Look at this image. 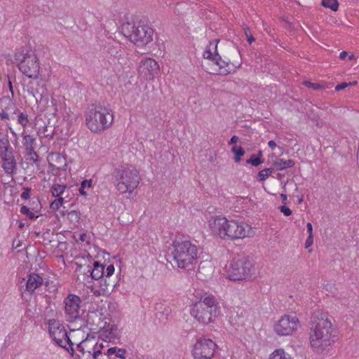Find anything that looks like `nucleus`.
<instances>
[{
  "label": "nucleus",
  "mask_w": 359,
  "mask_h": 359,
  "mask_svg": "<svg viewBox=\"0 0 359 359\" xmlns=\"http://www.w3.org/2000/svg\"><path fill=\"white\" fill-rule=\"evenodd\" d=\"M85 117L88 128L95 133L107 129L114 121L110 104L104 100L88 104L85 111Z\"/></svg>",
  "instance_id": "f257e3e1"
},
{
  "label": "nucleus",
  "mask_w": 359,
  "mask_h": 359,
  "mask_svg": "<svg viewBox=\"0 0 359 359\" xmlns=\"http://www.w3.org/2000/svg\"><path fill=\"white\" fill-rule=\"evenodd\" d=\"M210 227L222 238L236 240L251 236L253 233L250 225L243 221L228 220L225 217H215L210 221Z\"/></svg>",
  "instance_id": "f03ea898"
},
{
  "label": "nucleus",
  "mask_w": 359,
  "mask_h": 359,
  "mask_svg": "<svg viewBox=\"0 0 359 359\" xmlns=\"http://www.w3.org/2000/svg\"><path fill=\"white\" fill-rule=\"evenodd\" d=\"M172 246L171 256L178 268L186 269L196 261L198 249L191 241L175 240Z\"/></svg>",
  "instance_id": "7ed1b4c3"
},
{
  "label": "nucleus",
  "mask_w": 359,
  "mask_h": 359,
  "mask_svg": "<svg viewBox=\"0 0 359 359\" xmlns=\"http://www.w3.org/2000/svg\"><path fill=\"white\" fill-rule=\"evenodd\" d=\"M112 180L120 194L132 193L140 183V177L135 168H115L111 175Z\"/></svg>",
  "instance_id": "20e7f679"
},
{
  "label": "nucleus",
  "mask_w": 359,
  "mask_h": 359,
  "mask_svg": "<svg viewBox=\"0 0 359 359\" xmlns=\"http://www.w3.org/2000/svg\"><path fill=\"white\" fill-rule=\"evenodd\" d=\"M190 314L200 323L207 325L219 314V307L213 296H208L192 305Z\"/></svg>",
  "instance_id": "39448f33"
},
{
  "label": "nucleus",
  "mask_w": 359,
  "mask_h": 359,
  "mask_svg": "<svg viewBox=\"0 0 359 359\" xmlns=\"http://www.w3.org/2000/svg\"><path fill=\"white\" fill-rule=\"evenodd\" d=\"M48 332L56 344L65 349L71 355H74V343L67 334L65 326L58 320L50 319L47 322Z\"/></svg>",
  "instance_id": "423d86ee"
},
{
  "label": "nucleus",
  "mask_w": 359,
  "mask_h": 359,
  "mask_svg": "<svg viewBox=\"0 0 359 359\" xmlns=\"http://www.w3.org/2000/svg\"><path fill=\"white\" fill-rule=\"evenodd\" d=\"M14 59L18 63L19 70L31 79H37L39 74L40 65L35 54H29L24 50L16 52Z\"/></svg>",
  "instance_id": "0eeeda50"
},
{
  "label": "nucleus",
  "mask_w": 359,
  "mask_h": 359,
  "mask_svg": "<svg viewBox=\"0 0 359 359\" xmlns=\"http://www.w3.org/2000/svg\"><path fill=\"white\" fill-rule=\"evenodd\" d=\"M252 263L247 257H234L227 269V278L233 281L247 280L251 276Z\"/></svg>",
  "instance_id": "6e6552de"
},
{
  "label": "nucleus",
  "mask_w": 359,
  "mask_h": 359,
  "mask_svg": "<svg viewBox=\"0 0 359 359\" xmlns=\"http://www.w3.org/2000/svg\"><path fill=\"white\" fill-rule=\"evenodd\" d=\"M126 29L129 40L137 46L147 45L153 40L154 30L147 24L141 22L128 24Z\"/></svg>",
  "instance_id": "1a4fd4ad"
},
{
  "label": "nucleus",
  "mask_w": 359,
  "mask_h": 359,
  "mask_svg": "<svg viewBox=\"0 0 359 359\" xmlns=\"http://www.w3.org/2000/svg\"><path fill=\"white\" fill-rule=\"evenodd\" d=\"M310 337H319L325 339L334 338L335 335L331 322L322 313L315 314L312 316Z\"/></svg>",
  "instance_id": "9d476101"
},
{
  "label": "nucleus",
  "mask_w": 359,
  "mask_h": 359,
  "mask_svg": "<svg viewBox=\"0 0 359 359\" xmlns=\"http://www.w3.org/2000/svg\"><path fill=\"white\" fill-rule=\"evenodd\" d=\"M216 344L210 339H198L194 346V359H211L214 356Z\"/></svg>",
  "instance_id": "9b49d317"
},
{
  "label": "nucleus",
  "mask_w": 359,
  "mask_h": 359,
  "mask_svg": "<svg viewBox=\"0 0 359 359\" xmlns=\"http://www.w3.org/2000/svg\"><path fill=\"white\" fill-rule=\"evenodd\" d=\"M299 323L296 316L284 315L275 324L274 331L279 336H287L297 329Z\"/></svg>",
  "instance_id": "f8f14e48"
},
{
  "label": "nucleus",
  "mask_w": 359,
  "mask_h": 359,
  "mask_svg": "<svg viewBox=\"0 0 359 359\" xmlns=\"http://www.w3.org/2000/svg\"><path fill=\"white\" fill-rule=\"evenodd\" d=\"M81 299L79 296L69 294L64 300L65 311L68 316V321L72 323L79 318V310Z\"/></svg>",
  "instance_id": "ddd939ff"
},
{
  "label": "nucleus",
  "mask_w": 359,
  "mask_h": 359,
  "mask_svg": "<svg viewBox=\"0 0 359 359\" xmlns=\"http://www.w3.org/2000/svg\"><path fill=\"white\" fill-rule=\"evenodd\" d=\"M310 344L312 349L319 353H322L327 350L334 341V338L319 337H309Z\"/></svg>",
  "instance_id": "4468645a"
},
{
  "label": "nucleus",
  "mask_w": 359,
  "mask_h": 359,
  "mask_svg": "<svg viewBox=\"0 0 359 359\" xmlns=\"http://www.w3.org/2000/svg\"><path fill=\"white\" fill-rule=\"evenodd\" d=\"M213 273V264L210 261H201L198 265L196 277L201 280H206Z\"/></svg>",
  "instance_id": "2eb2a0df"
},
{
  "label": "nucleus",
  "mask_w": 359,
  "mask_h": 359,
  "mask_svg": "<svg viewBox=\"0 0 359 359\" xmlns=\"http://www.w3.org/2000/svg\"><path fill=\"white\" fill-rule=\"evenodd\" d=\"M43 283V279L38 273H31L26 281L25 291L32 294L34 290L41 286Z\"/></svg>",
  "instance_id": "dca6fc26"
},
{
  "label": "nucleus",
  "mask_w": 359,
  "mask_h": 359,
  "mask_svg": "<svg viewBox=\"0 0 359 359\" xmlns=\"http://www.w3.org/2000/svg\"><path fill=\"white\" fill-rule=\"evenodd\" d=\"M140 69H142V72L147 70L148 75L154 78L159 71V65L154 59L147 58L141 62Z\"/></svg>",
  "instance_id": "f3484780"
},
{
  "label": "nucleus",
  "mask_w": 359,
  "mask_h": 359,
  "mask_svg": "<svg viewBox=\"0 0 359 359\" xmlns=\"http://www.w3.org/2000/svg\"><path fill=\"white\" fill-rule=\"evenodd\" d=\"M3 161L2 167L7 174H13L16 170V161L13 152L0 156Z\"/></svg>",
  "instance_id": "a211bd4d"
},
{
  "label": "nucleus",
  "mask_w": 359,
  "mask_h": 359,
  "mask_svg": "<svg viewBox=\"0 0 359 359\" xmlns=\"http://www.w3.org/2000/svg\"><path fill=\"white\" fill-rule=\"evenodd\" d=\"M104 267L105 266L100 264L97 261L93 262V266L90 271V275L92 279L100 280L104 276Z\"/></svg>",
  "instance_id": "6ab92c4d"
},
{
  "label": "nucleus",
  "mask_w": 359,
  "mask_h": 359,
  "mask_svg": "<svg viewBox=\"0 0 359 359\" xmlns=\"http://www.w3.org/2000/svg\"><path fill=\"white\" fill-rule=\"evenodd\" d=\"M13 151L8 135L0 133V156H5Z\"/></svg>",
  "instance_id": "aec40b11"
},
{
  "label": "nucleus",
  "mask_w": 359,
  "mask_h": 359,
  "mask_svg": "<svg viewBox=\"0 0 359 359\" xmlns=\"http://www.w3.org/2000/svg\"><path fill=\"white\" fill-rule=\"evenodd\" d=\"M12 96H3L0 97V107L7 111L15 108V104L13 101Z\"/></svg>",
  "instance_id": "412c9836"
},
{
  "label": "nucleus",
  "mask_w": 359,
  "mask_h": 359,
  "mask_svg": "<svg viewBox=\"0 0 359 359\" xmlns=\"http://www.w3.org/2000/svg\"><path fill=\"white\" fill-rule=\"evenodd\" d=\"M277 166L278 170H283L286 168H292L295 165V162L292 159L283 160L282 158H278L273 163Z\"/></svg>",
  "instance_id": "4be33fe9"
},
{
  "label": "nucleus",
  "mask_w": 359,
  "mask_h": 359,
  "mask_svg": "<svg viewBox=\"0 0 359 359\" xmlns=\"http://www.w3.org/2000/svg\"><path fill=\"white\" fill-rule=\"evenodd\" d=\"M116 286V283L111 279V277L104 276L100 280V287L104 292L108 291L109 289L113 290Z\"/></svg>",
  "instance_id": "5701e85b"
},
{
  "label": "nucleus",
  "mask_w": 359,
  "mask_h": 359,
  "mask_svg": "<svg viewBox=\"0 0 359 359\" xmlns=\"http://www.w3.org/2000/svg\"><path fill=\"white\" fill-rule=\"evenodd\" d=\"M218 42H219V41H217V43L215 44L214 53H215V59H214V60H212V62L215 65L219 66V67L220 69H223V68H225V67H228L229 65V62L223 60L222 59L221 56L219 55V53L217 52V43H218Z\"/></svg>",
  "instance_id": "b1692460"
},
{
  "label": "nucleus",
  "mask_w": 359,
  "mask_h": 359,
  "mask_svg": "<svg viewBox=\"0 0 359 359\" xmlns=\"http://www.w3.org/2000/svg\"><path fill=\"white\" fill-rule=\"evenodd\" d=\"M36 139L30 135H23V145L26 151H33Z\"/></svg>",
  "instance_id": "393cba45"
},
{
  "label": "nucleus",
  "mask_w": 359,
  "mask_h": 359,
  "mask_svg": "<svg viewBox=\"0 0 359 359\" xmlns=\"http://www.w3.org/2000/svg\"><path fill=\"white\" fill-rule=\"evenodd\" d=\"M231 151L234 154L233 160L236 163H239L241 157L245 154L244 149L241 146L234 145L231 147Z\"/></svg>",
  "instance_id": "a878e982"
},
{
  "label": "nucleus",
  "mask_w": 359,
  "mask_h": 359,
  "mask_svg": "<svg viewBox=\"0 0 359 359\" xmlns=\"http://www.w3.org/2000/svg\"><path fill=\"white\" fill-rule=\"evenodd\" d=\"M66 189H67L66 185L54 184H53V186L50 189V192H51L53 196L56 198V197H59L61 195H62L65 193Z\"/></svg>",
  "instance_id": "bb28decb"
},
{
  "label": "nucleus",
  "mask_w": 359,
  "mask_h": 359,
  "mask_svg": "<svg viewBox=\"0 0 359 359\" xmlns=\"http://www.w3.org/2000/svg\"><path fill=\"white\" fill-rule=\"evenodd\" d=\"M218 40H213L210 41V44L208 46H207L206 49L203 52V56L205 59H208L209 60H214L215 58V53H212L211 50V46H214L213 48H215V44L217 43Z\"/></svg>",
  "instance_id": "cd10ccee"
},
{
  "label": "nucleus",
  "mask_w": 359,
  "mask_h": 359,
  "mask_svg": "<svg viewBox=\"0 0 359 359\" xmlns=\"http://www.w3.org/2000/svg\"><path fill=\"white\" fill-rule=\"evenodd\" d=\"M81 218V212L76 210H70L67 212V219L70 223L76 226Z\"/></svg>",
  "instance_id": "c85d7f7f"
},
{
  "label": "nucleus",
  "mask_w": 359,
  "mask_h": 359,
  "mask_svg": "<svg viewBox=\"0 0 359 359\" xmlns=\"http://www.w3.org/2000/svg\"><path fill=\"white\" fill-rule=\"evenodd\" d=\"M321 4L325 8H328L332 11H337L339 8V2L337 0H322Z\"/></svg>",
  "instance_id": "c756f323"
},
{
  "label": "nucleus",
  "mask_w": 359,
  "mask_h": 359,
  "mask_svg": "<svg viewBox=\"0 0 359 359\" xmlns=\"http://www.w3.org/2000/svg\"><path fill=\"white\" fill-rule=\"evenodd\" d=\"M273 172L274 169L272 168H264L260 170L257 174L258 180L259 182L265 181Z\"/></svg>",
  "instance_id": "7c9ffc66"
},
{
  "label": "nucleus",
  "mask_w": 359,
  "mask_h": 359,
  "mask_svg": "<svg viewBox=\"0 0 359 359\" xmlns=\"http://www.w3.org/2000/svg\"><path fill=\"white\" fill-rule=\"evenodd\" d=\"M270 359H291V358L287 356L283 349H278L273 352Z\"/></svg>",
  "instance_id": "2f4dec72"
},
{
  "label": "nucleus",
  "mask_w": 359,
  "mask_h": 359,
  "mask_svg": "<svg viewBox=\"0 0 359 359\" xmlns=\"http://www.w3.org/2000/svg\"><path fill=\"white\" fill-rule=\"evenodd\" d=\"M264 162V159H259L256 157L255 154H252L250 157L246 160L247 164H250L252 166L257 167Z\"/></svg>",
  "instance_id": "473e14b6"
},
{
  "label": "nucleus",
  "mask_w": 359,
  "mask_h": 359,
  "mask_svg": "<svg viewBox=\"0 0 359 359\" xmlns=\"http://www.w3.org/2000/svg\"><path fill=\"white\" fill-rule=\"evenodd\" d=\"M91 186H92V180H85L82 181V182L81 184V187H79V189L81 195L86 196L87 192L85 191V189L86 187H88V188L91 187Z\"/></svg>",
  "instance_id": "72a5a7b5"
},
{
  "label": "nucleus",
  "mask_w": 359,
  "mask_h": 359,
  "mask_svg": "<svg viewBox=\"0 0 359 359\" xmlns=\"http://www.w3.org/2000/svg\"><path fill=\"white\" fill-rule=\"evenodd\" d=\"M20 213L26 215L29 219H34L37 217L35 214L30 211L29 208L26 205H22L20 208Z\"/></svg>",
  "instance_id": "f704fd0d"
},
{
  "label": "nucleus",
  "mask_w": 359,
  "mask_h": 359,
  "mask_svg": "<svg viewBox=\"0 0 359 359\" xmlns=\"http://www.w3.org/2000/svg\"><path fill=\"white\" fill-rule=\"evenodd\" d=\"M18 123L24 128L27 127L29 123L27 114L23 112H20L18 116Z\"/></svg>",
  "instance_id": "c9c22d12"
},
{
  "label": "nucleus",
  "mask_w": 359,
  "mask_h": 359,
  "mask_svg": "<svg viewBox=\"0 0 359 359\" xmlns=\"http://www.w3.org/2000/svg\"><path fill=\"white\" fill-rule=\"evenodd\" d=\"M77 269L76 271H79L81 273H83L84 275L89 276L90 275V271L92 269V266L89 264H77Z\"/></svg>",
  "instance_id": "e433bc0d"
},
{
  "label": "nucleus",
  "mask_w": 359,
  "mask_h": 359,
  "mask_svg": "<svg viewBox=\"0 0 359 359\" xmlns=\"http://www.w3.org/2000/svg\"><path fill=\"white\" fill-rule=\"evenodd\" d=\"M304 85L307 88H312L316 90H322L323 88V87L320 84L316 83H311L309 81H304Z\"/></svg>",
  "instance_id": "4c0bfd02"
},
{
  "label": "nucleus",
  "mask_w": 359,
  "mask_h": 359,
  "mask_svg": "<svg viewBox=\"0 0 359 359\" xmlns=\"http://www.w3.org/2000/svg\"><path fill=\"white\" fill-rule=\"evenodd\" d=\"M243 30H244L245 35L247 38V41H248V43L250 44H251L252 42H254L255 41V39L251 34L250 28L248 27H245L243 28Z\"/></svg>",
  "instance_id": "58836bf2"
},
{
  "label": "nucleus",
  "mask_w": 359,
  "mask_h": 359,
  "mask_svg": "<svg viewBox=\"0 0 359 359\" xmlns=\"http://www.w3.org/2000/svg\"><path fill=\"white\" fill-rule=\"evenodd\" d=\"M27 156H29L28 159L29 161H33L34 163H36L39 160V156L37 153L34 151V149H33V151H26Z\"/></svg>",
  "instance_id": "ea45409f"
},
{
  "label": "nucleus",
  "mask_w": 359,
  "mask_h": 359,
  "mask_svg": "<svg viewBox=\"0 0 359 359\" xmlns=\"http://www.w3.org/2000/svg\"><path fill=\"white\" fill-rule=\"evenodd\" d=\"M31 189L29 187H24L23 191L21 194V198L25 200H27L30 198Z\"/></svg>",
  "instance_id": "a19ab883"
},
{
  "label": "nucleus",
  "mask_w": 359,
  "mask_h": 359,
  "mask_svg": "<svg viewBox=\"0 0 359 359\" xmlns=\"http://www.w3.org/2000/svg\"><path fill=\"white\" fill-rule=\"evenodd\" d=\"M114 270L115 269L113 264L108 265L104 272V276L111 277L114 274Z\"/></svg>",
  "instance_id": "79ce46f5"
},
{
  "label": "nucleus",
  "mask_w": 359,
  "mask_h": 359,
  "mask_svg": "<svg viewBox=\"0 0 359 359\" xmlns=\"http://www.w3.org/2000/svg\"><path fill=\"white\" fill-rule=\"evenodd\" d=\"M280 211L285 215V216H290L292 215V210L285 205H282L279 208Z\"/></svg>",
  "instance_id": "37998d69"
},
{
  "label": "nucleus",
  "mask_w": 359,
  "mask_h": 359,
  "mask_svg": "<svg viewBox=\"0 0 359 359\" xmlns=\"http://www.w3.org/2000/svg\"><path fill=\"white\" fill-rule=\"evenodd\" d=\"M126 350L124 348H119L116 352V356L121 359H126Z\"/></svg>",
  "instance_id": "c03bdc74"
},
{
  "label": "nucleus",
  "mask_w": 359,
  "mask_h": 359,
  "mask_svg": "<svg viewBox=\"0 0 359 359\" xmlns=\"http://www.w3.org/2000/svg\"><path fill=\"white\" fill-rule=\"evenodd\" d=\"M93 316H97V313L95 312H89L87 316L86 322L88 325H93L94 322L93 321Z\"/></svg>",
  "instance_id": "a18cd8bd"
},
{
  "label": "nucleus",
  "mask_w": 359,
  "mask_h": 359,
  "mask_svg": "<svg viewBox=\"0 0 359 359\" xmlns=\"http://www.w3.org/2000/svg\"><path fill=\"white\" fill-rule=\"evenodd\" d=\"M60 207L61 205H60V204L57 203V201H56L55 199L53 202H51L50 205V208L52 210H59Z\"/></svg>",
  "instance_id": "49530a36"
},
{
  "label": "nucleus",
  "mask_w": 359,
  "mask_h": 359,
  "mask_svg": "<svg viewBox=\"0 0 359 359\" xmlns=\"http://www.w3.org/2000/svg\"><path fill=\"white\" fill-rule=\"evenodd\" d=\"M313 236H309L305 242V248H309L310 246L313 245Z\"/></svg>",
  "instance_id": "de8ad7c7"
},
{
  "label": "nucleus",
  "mask_w": 359,
  "mask_h": 359,
  "mask_svg": "<svg viewBox=\"0 0 359 359\" xmlns=\"http://www.w3.org/2000/svg\"><path fill=\"white\" fill-rule=\"evenodd\" d=\"M348 86V84H347L346 82H342L340 84H338L335 86V90L339 91V90L345 89Z\"/></svg>",
  "instance_id": "09e8293b"
},
{
  "label": "nucleus",
  "mask_w": 359,
  "mask_h": 359,
  "mask_svg": "<svg viewBox=\"0 0 359 359\" xmlns=\"http://www.w3.org/2000/svg\"><path fill=\"white\" fill-rule=\"evenodd\" d=\"M119 348H118L116 346L111 347V348H108L107 355L108 356H110V355H111L113 354H116V352H118V350Z\"/></svg>",
  "instance_id": "8fccbe9b"
},
{
  "label": "nucleus",
  "mask_w": 359,
  "mask_h": 359,
  "mask_svg": "<svg viewBox=\"0 0 359 359\" xmlns=\"http://www.w3.org/2000/svg\"><path fill=\"white\" fill-rule=\"evenodd\" d=\"M7 77H8V86L9 91L11 93L12 97H14V91H13V83L11 80V76L9 75H8Z\"/></svg>",
  "instance_id": "3c124183"
},
{
  "label": "nucleus",
  "mask_w": 359,
  "mask_h": 359,
  "mask_svg": "<svg viewBox=\"0 0 359 359\" xmlns=\"http://www.w3.org/2000/svg\"><path fill=\"white\" fill-rule=\"evenodd\" d=\"M0 118H1L2 120H9L10 117L6 111L2 109V111L0 112Z\"/></svg>",
  "instance_id": "603ef678"
},
{
  "label": "nucleus",
  "mask_w": 359,
  "mask_h": 359,
  "mask_svg": "<svg viewBox=\"0 0 359 359\" xmlns=\"http://www.w3.org/2000/svg\"><path fill=\"white\" fill-rule=\"evenodd\" d=\"M85 340H83L82 341H81L80 343H79L77 345H76V348L77 350L81 353L82 355H84L85 353V351H84V348L82 346V344L83 342Z\"/></svg>",
  "instance_id": "864d4df0"
},
{
  "label": "nucleus",
  "mask_w": 359,
  "mask_h": 359,
  "mask_svg": "<svg viewBox=\"0 0 359 359\" xmlns=\"http://www.w3.org/2000/svg\"><path fill=\"white\" fill-rule=\"evenodd\" d=\"M49 235H50L49 231H46V232L43 233V234L42 236L43 241L48 242L46 244L51 243V240H50L48 238Z\"/></svg>",
  "instance_id": "5fc2aeb1"
},
{
  "label": "nucleus",
  "mask_w": 359,
  "mask_h": 359,
  "mask_svg": "<svg viewBox=\"0 0 359 359\" xmlns=\"http://www.w3.org/2000/svg\"><path fill=\"white\" fill-rule=\"evenodd\" d=\"M306 228H307V231L309 233V236H313V226H312L311 223L308 222L306 224Z\"/></svg>",
  "instance_id": "6e6d98bb"
},
{
  "label": "nucleus",
  "mask_w": 359,
  "mask_h": 359,
  "mask_svg": "<svg viewBox=\"0 0 359 359\" xmlns=\"http://www.w3.org/2000/svg\"><path fill=\"white\" fill-rule=\"evenodd\" d=\"M238 140V137L236 135H233L231 137L229 141V144H235Z\"/></svg>",
  "instance_id": "4d7b16f0"
},
{
  "label": "nucleus",
  "mask_w": 359,
  "mask_h": 359,
  "mask_svg": "<svg viewBox=\"0 0 359 359\" xmlns=\"http://www.w3.org/2000/svg\"><path fill=\"white\" fill-rule=\"evenodd\" d=\"M241 63H239L238 65H234V66H233V69H230V68H229V69H225V70L224 71V74H227L231 73L232 71H234V69H235L236 68H237V67H240V66H241Z\"/></svg>",
  "instance_id": "13d9d810"
},
{
  "label": "nucleus",
  "mask_w": 359,
  "mask_h": 359,
  "mask_svg": "<svg viewBox=\"0 0 359 359\" xmlns=\"http://www.w3.org/2000/svg\"><path fill=\"white\" fill-rule=\"evenodd\" d=\"M56 201H57V203L60 204V205H61V207L62 206V205L65 203H67V201L65 200V198L63 197H60L59 196L57 199H55Z\"/></svg>",
  "instance_id": "bf43d9fd"
},
{
  "label": "nucleus",
  "mask_w": 359,
  "mask_h": 359,
  "mask_svg": "<svg viewBox=\"0 0 359 359\" xmlns=\"http://www.w3.org/2000/svg\"><path fill=\"white\" fill-rule=\"evenodd\" d=\"M20 245H21V241H18V243H15V241H13V243H12V248H13V249H17V248H18Z\"/></svg>",
  "instance_id": "052dcab7"
},
{
  "label": "nucleus",
  "mask_w": 359,
  "mask_h": 359,
  "mask_svg": "<svg viewBox=\"0 0 359 359\" xmlns=\"http://www.w3.org/2000/svg\"><path fill=\"white\" fill-rule=\"evenodd\" d=\"M102 354V352L100 350L95 351L93 355V357L94 359H98V357L100 355Z\"/></svg>",
  "instance_id": "680f3d73"
},
{
  "label": "nucleus",
  "mask_w": 359,
  "mask_h": 359,
  "mask_svg": "<svg viewBox=\"0 0 359 359\" xmlns=\"http://www.w3.org/2000/svg\"><path fill=\"white\" fill-rule=\"evenodd\" d=\"M268 145L271 149H274L275 147H276V143L273 140H270L268 142Z\"/></svg>",
  "instance_id": "e2e57ef3"
},
{
  "label": "nucleus",
  "mask_w": 359,
  "mask_h": 359,
  "mask_svg": "<svg viewBox=\"0 0 359 359\" xmlns=\"http://www.w3.org/2000/svg\"><path fill=\"white\" fill-rule=\"evenodd\" d=\"M280 198L282 199V202L285 204L287 203V195L285 194H281Z\"/></svg>",
  "instance_id": "0e129e2a"
},
{
  "label": "nucleus",
  "mask_w": 359,
  "mask_h": 359,
  "mask_svg": "<svg viewBox=\"0 0 359 359\" xmlns=\"http://www.w3.org/2000/svg\"><path fill=\"white\" fill-rule=\"evenodd\" d=\"M346 55H347V52H346V51H342V52H341V53H340V54H339V57H340V59L344 60V59H345V57H346Z\"/></svg>",
  "instance_id": "69168bd1"
},
{
  "label": "nucleus",
  "mask_w": 359,
  "mask_h": 359,
  "mask_svg": "<svg viewBox=\"0 0 359 359\" xmlns=\"http://www.w3.org/2000/svg\"><path fill=\"white\" fill-rule=\"evenodd\" d=\"M255 156H256V157H257V158H259V159H264V158H262V156H263V153H262V151H261V150H259V151H258V152H257V154H255Z\"/></svg>",
  "instance_id": "338daca9"
},
{
  "label": "nucleus",
  "mask_w": 359,
  "mask_h": 359,
  "mask_svg": "<svg viewBox=\"0 0 359 359\" xmlns=\"http://www.w3.org/2000/svg\"><path fill=\"white\" fill-rule=\"evenodd\" d=\"M117 330V327L116 325H111V327L109 329V332L112 334L114 331Z\"/></svg>",
  "instance_id": "774afa93"
}]
</instances>
